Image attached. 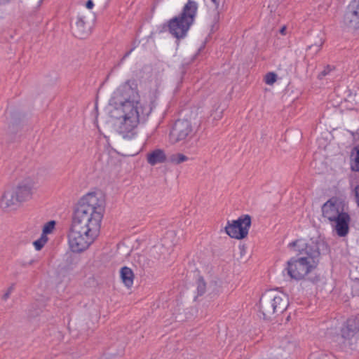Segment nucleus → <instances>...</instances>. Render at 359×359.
<instances>
[{"instance_id": "1", "label": "nucleus", "mask_w": 359, "mask_h": 359, "mask_svg": "<svg viewBox=\"0 0 359 359\" xmlns=\"http://www.w3.org/2000/svg\"><path fill=\"white\" fill-rule=\"evenodd\" d=\"M292 245L298 252L297 257H292L287 262L285 270L292 279L297 280L304 278L317 267L320 255L318 244L313 241L306 243L297 241Z\"/></svg>"}, {"instance_id": "2", "label": "nucleus", "mask_w": 359, "mask_h": 359, "mask_svg": "<svg viewBox=\"0 0 359 359\" xmlns=\"http://www.w3.org/2000/svg\"><path fill=\"white\" fill-rule=\"evenodd\" d=\"M104 211L101 193L90 192L83 196L74 212L72 225L100 230Z\"/></svg>"}, {"instance_id": "3", "label": "nucleus", "mask_w": 359, "mask_h": 359, "mask_svg": "<svg viewBox=\"0 0 359 359\" xmlns=\"http://www.w3.org/2000/svg\"><path fill=\"white\" fill-rule=\"evenodd\" d=\"M111 102L121 106V110H126V107L132 110H145L140 102L138 85L135 79H128L120 85L113 93Z\"/></svg>"}, {"instance_id": "4", "label": "nucleus", "mask_w": 359, "mask_h": 359, "mask_svg": "<svg viewBox=\"0 0 359 359\" xmlns=\"http://www.w3.org/2000/svg\"><path fill=\"white\" fill-rule=\"evenodd\" d=\"M287 296L276 290L266 291L259 299V311L264 319L270 320L282 313L288 306Z\"/></svg>"}, {"instance_id": "5", "label": "nucleus", "mask_w": 359, "mask_h": 359, "mask_svg": "<svg viewBox=\"0 0 359 359\" xmlns=\"http://www.w3.org/2000/svg\"><path fill=\"white\" fill-rule=\"evenodd\" d=\"M196 11V3L189 0L180 15L169 20L168 29L170 33L177 39L184 37L194 22Z\"/></svg>"}, {"instance_id": "6", "label": "nucleus", "mask_w": 359, "mask_h": 359, "mask_svg": "<svg viewBox=\"0 0 359 359\" xmlns=\"http://www.w3.org/2000/svg\"><path fill=\"white\" fill-rule=\"evenodd\" d=\"M72 225L68 234L69 248L74 252L80 253L88 248L99 234L100 230Z\"/></svg>"}, {"instance_id": "7", "label": "nucleus", "mask_w": 359, "mask_h": 359, "mask_svg": "<svg viewBox=\"0 0 359 359\" xmlns=\"http://www.w3.org/2000/svg\"><path fill=\"white\" fill-rule=\"evenodd\" d=\"M122 119L116 124V130L123 138L131 139L135 135V130L140 120H144L150 111L132 110L126 107V110H122Z\"/></svg>"}, {"instance_id": "8", "label": "nucleus", "mask_w": 359, "mask_h": 359, "mask_svg": "<svg viewBox=\"0 0 359 359\" xmlns=\"http://www.w3.org/2000/svg\"><path fill=\"white\" fill-rule=\"evenodd\" d=\"M359 333V315L352 316L342 325L340 334L335 337L339 348L343 351L352 350L358 341Z\"/></svg>"}, {"instance_id": "9", "label": "nucleus", "mask_w": 359, "mask_h": 359, "mask_svg": "<svg viewBox=\"0 0 359 359\" xmlns=\"http://www.w3.org/2000/svg\"><path fill=\"white\" fill-rule=\"evenodd\" d=\"M251 225V217L248 215H243L231 222H228L225 227L226 233L231 238L243 239L248 236Z\"/></svg>"}, {"instance_id": "10", "label": "nucleus", "mask_w": 359, "mask_h": 359, "mask_svg": "<svg viewBox=\"0 0 359 359\" xmlns=\"http://www.w3.org/2000/svg\"><path fill=\"white\" fill-rule=\"evenodd\" d=\"M195 134L191 122L179 119L175 121L170 133L171 140L176 143L187 139H191Z\"/></svg>"}, {"instance_id": "11", "label": "nucleus", "mask_w": 359, "mask_h": 359, "mask_svg": "<svg viewBox=\"0 0 359 359\" xmlns=\"http://www.w3.org/2000/svg\"><path fill=\"white\" fill-rule=\"evenodd\" d=\"M343 201L337 197H332L321 208L322 216L330 222L344 212Z\"/></svg>"}, {"instance_id": "12", "label": "nucleus", "mask_w": 359, "mask_h": 359, "mask_svg": "<svg viewBox=\"0 0 359 359\" xmlns=\"http://www.w3.org/2000/svg\"><path fill=\"white\" fill-rule=\"evenodd\" d=\"M87 15H89V13H79L72 25L73 34L79 39H85L90 34L91 27L86 20Z\"/></svg>"}, {"instance_id": "13", "label": "nucleus", "mask_w": 359, "mask_h": 359, "mask_svg": "<svg viewBox=\"0 0 359 359\" xmlns=\"http://www.w3.org/2000/svg\"><path fill=\"white\" fill-rule=\"evenodd\" d=\"M344 24L351 29L359 28V0H353L344 15Z\"/></svg>"}, {"instance_id": "14", "label": "nucleus", "mask_w": 359, "mask_h": 359, "mask_svg": "<svg viewBox=\"0 0 359 359\" xmlns=\"http://www.w3.org/2000/svg\"><path fill=\"white\" fill-rule=\"evenodd\" d=\"M344 24L351 29L359 28V0H353L344 15Z\"/></svg>"}, {"instance_id": "15", "label": "nucleus", "mask_w": 359, "mask_h": 359, "mask_svg": "<svg viewBox=\"0 0 359 359\" xmlns=\"http://www.w3.org/2000/svg\"><path fill=\"white\" fill-rule=\"evenodd\" d=\"M35 184L36 182L28 177L20 182L17 187L13 189L21 203L32 198Z\"/></svg>"}, {"instance_id": "16", "label": "nucleus", "mask_w": 359, "mask_h": 359, "mask_svg": "<svg viewBox=\"0 0 359 359\" xmlns=\"http://www.w3.org/2000/svg\"><path fill=\"white\" fill-rule=\"evenodd\" d=\"M350 221V215L346 212L332 221V223L335 224L334 229L338 236L344 237L348 234Z\"/></svg>"}, {"instance_id": "17", "label": "nucleus", "mask_w": 359, "mask_h": 359, "mask_svg": "<svg viewBox=\"0 0 359 359\" xmlns=\"http://www.w3.org/2000/svg\"><path fill=\"white\" fill-rule=\"evenodd\" d=\"M21 203L13 189L8 190L4 194L1 205L4 209H15Z\"/></svg>"}, {"instance_id": "18", "label": "nucleus", "mask_w": 359, "mask_h": 359, "mask_svg": "<svg viewBox=\"0 0 359 359\" xmlns=\"http://www.w3.org/2000/svg\"><path fill=\"white\" fill-rule=\"evenodd\" d=\"M147 162L151 165L164 163L166 161V156L163 150L155 149L147 154Z\"/></svg>"}, {"instance_id": "19", "label": "nucleus", "mask_w": 359, "mask_h": 359, "mask_svg": "<svg viewBox=\"0 0 359 359\" xmlns=\"http://www.w3.org/2000/svg\"><path fill=\"white\" fill-rule=\"evenodd\" d=\"M120 273L122 281L125 285L128 287H131L133 283L134 278V274L132 269L129 267L123 266L121 268Z\"/></svg>"}, {"instance_id": "20", "label": "nucleus", "mask_w": 359, "mask_h": 359, "mask_svg": "<svg viewBox=\"0 0 359 359\" xmlns=\"http://www.w3.org/2000/svg\"><path fill=\"white\" fill-rule=\"evenodd\" d=\"M297 346V343L294 340L291 338L285 337L282 339L280 343V347L287 352L290 353L293 351Z\"/></svg>"}, {"instance_id": "21", "label": "nucleus", "mask_w": 359, "mask_h": 359, "mask_svg": "<svg viewBox=\"0 0 359 359\" xmlns=\"http://www.w3.org/2000/svg\"><path fill=\"white\" fill-rule=\"evenodd\" d=\"M351 168L353 170L359 171V151H358L357 152L354 163L352 165ZM355 191L357 203L358 205L359 206V185L355 187Z\"/></svg>"}, {"instance_id": "22", "label": "nucleus", "mask_w": 359, "mask_h": 359, "mask_svg": "<svg viewBox=\"0 0 359 359\" xmlns=\"http://www.w3.org/2000/svg\"><path fill=\"white\" fill-rule=\"evenodd\" d=\"M310 359H337L335 356L331 353H319L317 354H312Z\"/></svg>"}, {"instance_id": "23", "label": "nucleus", "mask_w": 359, "mask_h": 359, "mask_svg": "<svg viewBox=\"0 0 359 359\" xmlns=\"http://www.w3.org/2000/svg\"><path fill=\"white\" fill-rule=\"evenodd\" d=\"M188 160V157L182 154H173L170 157V161L176 164H180Z\"/></svg>"}, {"instance_id": "24", "label": "nucleus", "mask_w": 359, "mask_h": 359, "mask_svg": "<svg viewBox=\"0 0 359 359\" xmlns=\"http://www.w3.org/2000/svg\"><path fill=\"white\" fill-rule=\"evenodd\" d=\"M206 284L202 277H199L197 280V290L198 295H203L205 292Z\"/></svg>"}, {"instance_id": "25", "label": "nucleus", "mask_w": 359, "mask_h": 359, "mask_svg": "<svg viewBox=\"0 0 359 359\" xmlns=\"http://www.w3.org/2000/svg\"><path fill=\"white\" fill-rule=\"evenodd\" d=\"M277 79V74L274 72H269L265 75L264 81L268 85H273Z\"/></svg>"}, {"instance_id": "26", "label": "nucleus", "mask_w": 359, "mask_h": 359, "mask_svg": "<svg viewBox=\"0 0 359 359\" xmlns=\"http://www.w3.org/2000/svg\"><path fill=\"white\" fill-rule=\"evenodd\" d=\"M55 222L54 220L49 221L48 222L46 223L43 228V234H48L50 233L55 228Z\"/></svg>"}, {"instance_id": "27", "label": "nucleus", "mask_w": 359, "mask_h": 359, "mask_svg": "<svg viewBox=\"0 0 359 359\" xmlns=\"http://www.w3.org/2000/svg\"><path fill=\"white\" fill-rule=\"evenodd\" d=\"M323 43H324V40H323L322 39H320L318 42L309 46V49H310V50L313 49L315 53H318L320 51Z\"/></svg>"}, {"instance_id": "28", "label": "nucleus", "mask_w": 359, "mask_h": 359, "mask_svg": "<svg viewBox=\"0 0 359 359\" xmlns=\"http://www.w3.org/2000/svg\"><path fill=\"white\" fill-rule=\"evenodd\" d=\"M332 67L330 65H327L324 68V69L318 74V78L319 79H322L323 77L330 74V72L332 70Z\"/></svg>"}, {"instance_id": "29", "label": "nucleus", "mask_w": 359, "mask_h": 359, "mask_svg": "<svg viewBox=\"0 0 359 359\" xmlns=\"http://www.w3.org/2000/svg\"><path fill=\"white\" fill-rule=\"evenodd\" d=\"M34 245L36 250H40L44 246V244L42 243V242L39 241V239H38L34 242Z\"/></svg>"}, {"instance_id": "30", "label": "nucleus", "mask_w": 359, "mask_h": 359, "mask_svg": "<svg viewBox=\"0 0 359 359\" xmlns=\"http://www.w3.org/2000/svg\"><path fill=\"white\" fill-rule=\"evenodd\" d=\"M13 290V285L11 286L8 289V291L3 295V299L6 300L9 297Z\"/></svg>"}, {"instance_id": "31", "label": "nucleus", "mask_w": 359, "mask_h": 359, "mask_svg": "<svg viewBox=\"0 0 359 359\" xmlns=\"http://www.w3.org/2000/svg\"><path fill=\"white\" fill-rule=\"evenodd\" d=\"M39 241H41L42 242V243H43L44 245L46 243V242L48 241V238H47V236L46 234H43V233H42V235L40 237V238H39Z\"/></svg>"}, {"instance_id": "32", "label": "nucleus", "mask_w": 359, "mask_h": 359, "mask_svg": "<svg viewBox=\"0 0 359 359\" xmlns=\"http://www.w3.org/2000/svg\"><path fill=\"white\" fill-rule=\"evenodd\" d=\"M86 6L87 8L88 9H92L94 6V3L92 0H88L86 4Z\"/></svg>"}, {"instance_id": "33", "label": "nucleus", "mask_w": 359, "mask_h": 359, "mask_svg": "<svg viewBox=\"0 0 359 359\" xmlns=\"http://www.w3.org/2000/svg\"><path fill=\"white\" fill-rule=\"evenodd\" d=\"M12 0H0V5H5L11 2Z\"/></svg>"}, {"instance_id": "34", "label": "nucleus", "mask_w": 359, "mask_h": 359, "mask_svg": "<svg viewBox=\"0 0 359 359\" xmlns=\"http://www.w3.org/2000/svg\"><path fill=\"white\" fill-rule=\"evenodd\" d=\"M285 31H286V27L284 26L280 29V32L281 34L284 35V34H285Z\"/></svg>"}, {"instance_id": "35", "label": "nucleus", "mask_w": 359, "mask_h": 359, "mask_svg": "<svg viewBox=\"0 0 359 359\" xmlns=\"http://www.w3.org/2000/svg\"><path fill=\"white\" fill-rule=\"evenodd\" d=\"M211 1L215 5L216 8H218V7H219V2L217 1V0H211Z\"/></svg>"}, {"instance_id": "36", "label": "nucleus", "mask_w": 359, "mask_h": 359, "mask_svg": "<svg viewBox=\"0 0 359 359\" xmlns=\"http://www.w3.org/2000/svg\"><path fill=\"white\" fill-rule=\"evenodd\" d=\"M131 51H132V50H130V51H128V53H126L125 54L124 57H123V59H124L125 57H128V56L130 54Z\"/></svg>"}, {"instance_id": "37", "label": "nucleus", "mask_w": 359, "mask_h": 359, "mask_svg": "<svg viewBox=\"0 0 359 359\" xmlns=\"http://www.w3.org/2000/svg\"><path fill=\"white\" fill-rule=\"evenodd\" d=\"M43 0H39V4H40L42 2Z\"/></svg>"}]
</instances>
